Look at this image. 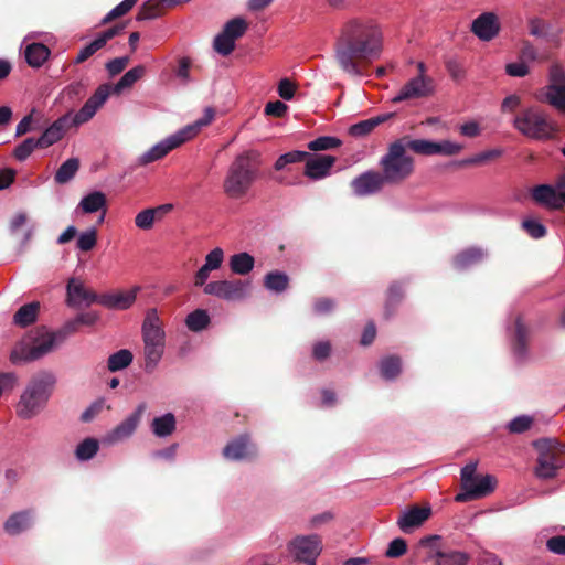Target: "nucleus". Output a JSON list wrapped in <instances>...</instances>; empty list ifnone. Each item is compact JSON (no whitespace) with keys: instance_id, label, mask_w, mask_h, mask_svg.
Returning a JSON list of instances; mask_svg holds the SVG:
<instances>
[{"instance_id":"nucleus-1","label":"nucleus","mask_w":565,"mask_h":565,"mask_svg":"<svg viewBox=\"0 0 565 565\" xmlns=\"http://www.w3.org/2000/svg\"><path fill=\"white\" fill-rule=\"evenodd\" d=\"M383 51V32L379 23L366 17H353L343 22L334 43V57L347 74L363 75L356 60L377 58Z\"/></svg>"},{"instance_id":"nucleus-2","label":"nucleus","mask_w":565,"mask_h":565,"mask_svg":"<svg viewBox=\"0 0 565 565\" xmlns=\"http://www.w3.org/2000/svg\"><path fill=\"white\" fill-rule=\"evenodd\" d=\"M56 382V376L52 371L43 370L34 374L26 383L15 405L17 416L30 420L40 415L46 408Z\"/></svg>"},{"instance_id":"nucleus-3","label":"nucleus","mask_w":565,"mask_h":565,"mask_svg":"<svg viewBox=\"0 0 565 565\" xmlns=\"http://www.w3.org/2000/svg\"><path fill=\"white\" fill-rule=\"evenodd\" d=\"M63 343V334L54 333L45 327L28 332L11 349L9 360L13 365L38 361L53 352Z\"/></svg>"},{"instance_id":"nucleus-4","label":"nucleus","mask_w":565,"mask_h":565,"mask_svg":"<svg viewBox=\"0 0 565 565\" xmlns=\"http://www.w3.org/2000/svg\"><path fill=\"white\" fill-rule=\"evenodd\" d=\"M259 153L245 151L235 157L230 164L224 182V193L234 200L247 195L258 175Z\"/></svg>"},{"instance_id":"nucleus-5","label":"nucleus","mask_w":565,"mask_h":565,"mask_svg":"<svg viewBox=\"0 0 565 565\" xmlns=\"http://www.w3.org/2000/svg\"><path fill=\"white\" fill-rule=\"evenodd\" d=\"M214 115L215 113L213 108H205L204 114L201 118H199L192 124L184 126L183 128L179 129L178 131L168 136L167 138L160 140L159 142L153 145L149 150L139 156L137 159V164L147 166L151 162L162 159L173 149L180 147L184 142L194 138L203 127L212 122V120L214 119Z\"/></svg>"},{"instance_id":"nucleus-6","label":"nucleus","mask_w":565,"mask_h":565,"mask_svg":"<svg viewBox=\"0 0 565 565\" xmlns=\"http://www.w3.org/2000/svg\"><path fill=\"white\" fill-rule=\"evenodd\" d=\"M145 369L147 372L153 371L159 364L164 353L166 331L162 321L156 308L146 311L141 326Z\"/></svg>"},{"instance_id":"nucleus-7","label":"nucleus","mask_w":565,"mask_h":565,"mask_svg":"<svg viewBox=\"0 0 565 565\" xmlns=\"http://www.w3.org/2000/svg\"><path fill=\"white\" fill-rule=\"evenodd\" d=\"M533 447L537 452L534 476L540 480L555 478L558 470L565 465L561 457L562 454H565V445L555 438H540L533 441Z\"/></svg>"},{"instance_id":"nucleus-8","label":"nucleus","mask_w":565,"mask_h":565,"mask_svg":"<svg viewBox=\"0 0 565 565\" xmlns=\"http://www.w3.org/2000/svg\"><path fill=\"white\" fill-rule=\"evenodd\" d=\"M380 166L386 183L397 184L407 179L414 170V161L406 154L404 139L392 142L381 158Z\"/></svg>"},{"instance_id":"nucleus-9","label":"nucleus","mask_w":565,"mask_h":565,"mask_svg":"<svg viewBox=\"0 0 565 565\" xmlns=\"http://www.w3.org/2000/svg\"><path fill=\"white\" fill-rule=\"evenodd\" d=\"M514 128L523 136L535 140H548L557 132L556 124L542 110L531 107L523 110L513 120Z\"/></svg>"},{"instance_id":"nucleus-10","label":"nucleus","mask_w":565,"mask_h":565,"mask_svg":"<svg viewBox=\"0 0 565 565\" xmlns=\"http://www.w3.org/2000/svg\"><path fill=\"white\" fill-rule=\"evenodd\" d=\"M537 98L565 113V67L562 64L553 63L548 67L547 84L540 90Z\"/></svg>"},{"instance_id":"nucleus-11","label":"nucleus","mask_w":565,"mask_h":565,"mask_svg":"<svg viewBox=\"0 0 565 565\" xmlns=\"http://www.w3.org/2000/svg\"><path fill=\"white\" fill-rule=\"evenodd\" d=\"M250 287L249 280L223 279L205 285L204 294L227 302H235L245 300L249 296Z\"/></svg>"},{"instance_id":"nucleus-12","label":"nucleus","mask_w":565,"mask_h":565,"mask_svg":"<svg viewBox=\"0 0 565 565\" xmlns=\"http://www.w3.org/2000/svg\"><path fill=\"white\" fill-rule=\"evenodd\" d=\"M288 551L295 561L305 565H316V559L322 551V542L317 534L297 536L289 542Z\"/></svg>"},{"instance_id":"nucleus-13","label":"nucleus","mask_w":565,"mask_h":565,"mask_svg":"<svg viewBox=\"0 0 565 565\" xmlns=\"http://www.w3.org/2000/svg\"><path fill=\"white\" fill-rule=\"evenodd\" d=\"M146 408V404L140 403L131 414L103 436L102 443L114 446L130 438L137 430Z\"/></svg>"},{"instance_id":"nucleus-14","label":"nucleus","mask_w":565,"mask_h":565,"mask_svg":"<svg viewBox=\"0 0 565 565\" xmlns=\"http://www.w3.org/2000/svg\"><path fill=\"white\" fill-rule=\"evenodd\" d=\"M110 94V86L103 84L98 86L95 93L85 102L76 114L71 113V124L79 126L89 121L97 110L106 103Z\"/></svg>"},{"instance_id":"nucleus-15","label":"nucleus","mask_w":565,"mask_h":565,"mask_svg":"<svg viewBox=\"0 0 565 565\" xmlns=\"http://www.w3.org/2000/svg\"><path fill=\"white\" fill-rule=\"evenodd\" d=\"M434 92V84L430 77L415 76L407 81L398 93L392 97L393 103H401L409 99L425 98Z\"/></svg>"},{"instance_id":"nucleus-16","label":"nucleus","mask_w":565,"mask_h":565,"mask_svg":"<svg viewBox=\"0 0 565 565\" xmlns=\"http://www.w3.org/2000/svg\"><path fill=\"white\" fill-rule=\"evenodd\" d=\"M532 199L548 210H562L565 206V191H558L550 184H540L531 190Z\"/></svg>"},{"instance_id":"nucleus-17","label":"nucleus","mask_w":565,"mask_h":565,"mask_svg":"<svg viewBox=\"0 0 565 565\" xmlns=\"http://www.w3.org/2000/svg\"><path fill=\"white\" fill-rule=\"evenodd\" d=\"M35 522V511L24 509L11 513L3 522V531L9 536H19L30 531Z\"/></svg>"},{"instance_id":"nucleus-18","label":"nucleus","mask_w":565,"mask_h":565,"mask_svg":"<svg viewBox=\"0 0 565 565\" xmlns=\"http://www.w3.org/2000/svg\"><path fill=\"white\" fill-rule=\"evenodd\" d=\"M100 296L84 287L76 278H71L66 286V303L72 308H79L82 306L89 307L98 302Z\"/></svg>"},{"instance_id":"nucleus-19","label":"nucleus","mask_w":565,"mask_h":565,"mask_svg":"<svg viewBox=\"0 0 565 565\" xmlns=\"http://www.w3.org/2000/svg\"><path fill=\"white\" fill-rule=\"evenodd\" d=\"M385 183L382 173L366 171L354 178L351 186L356 196H367L380 192Z\"/></svg>"},{"instance_id":"nucleus-20","label":"nucleus","mask_w":565,"mask_h":565,"mask_svg":"<svg viewBox=\"0 0 565 565\" xmlns=\"http://www.w3.org/2000/svg\"><path fill=\"white\" fill-rule=\"evenodd\" d=\"M223 457L230 461H243L255 456L256 450L247 435L230 440L223 448Z\"/></svg>"},{"instance_id":"nucleus-21","label":"nucleus","mask_w":565,"mask_h":565,"mask_svg":"<svg viewBox=\"0 0 565 565\" xmlns=\"http://www.w3.org/2000/svg\"><path fill=\"white\" fill-rule=\"evenodd\" d=\"M472 33L481 41H491L500 32L498 17L493 12H483L471 24Z\"/></svg>"},{"instance_id":"nucleus-22","label":"nucleus","mask_w":565,"mask_h":565,"mask_svg":"<svg viewBox=\"0 0 565 565\" xmlns=\"http://www.w3.org/2000/svg\"><path fill=\"white\" fill-rule=\"evenodd\" d=\"M497 486L495 477L491 475L478 476L475 481L467 486L462 493H458L455 498L457 502H463L469 499L483 498L494 491Z\"/></svg>"},{"instance_id":"nucleus-23","label":"nucleus","mask_w":565,"mask_h":565,"mask_svg":"<svg viewBox=\"0 0 565 565\" xmlns=\"http://www.w3.org/2000/svg\"><path fill=\"white\" fill-rule=\"evenodd\" d=\"M430 513V507H412L411 509L402 511L397 519V525L402 532L412 533L429 518Z\"/></svg>"},{"instance_id":"nucleus-24","label":"nucleus","mask_w":565,"mask_h":565,"mask_svg":"<svg viewBox=\"0 0 565 565\" xmlns=\"http://www.w3.org/2000/svg\"><path fill=\"white\" fill-rule=\"evenodd\" d=\"M529 330L522 322L521 317L515 319L511 330L512 352L518 362H524L527 359Z\"/></svg>"},{"instance_id":"nucleus-25","label":"nucleus","mask_w":565,"mask_h":565,"mask_svg":"<svg viewBox=\"0 0 565 565\" xmlns=\"http://www.w3.org/2000/svg\"><path fill=\"white\" fill-rule=\"evenodd\" d=\"M140 287L135 286L128 291L104 294L99 297L98 303L109 309L126 310L134 305Z\"/></svg>"},{"instance_id":"nucleus-26","label":"nucleus","mask_w":565,"mask_h":565,"mask_svg":"<svg viewBox=\"0 0 565 565\" xmlns=\"http://www.w3.org/2000/svg\"><path fill=\"white\" fill-rule=\"evenodd\" d=\"M124 25H114L104 32L99 33L89 44L85 45L78 53L75 58V63H83L92 55H94L98 50L104 47L106 43L120 34L124 31Z\"/></svg>"},{"instance_id":"nucleus-27","label":"nucleus","mask_w":565,"mask_h":565,"mask_svg":"<svg viewBox=\"0 0 565 565\" xmlns=\"http://www.w3.org/2000/svg\"><path fill=\"white\" fill-rule=\"evenodd\" d=\"M71 126H73L71 124V113H67L57 118L50 127L44 130V132L39 138H36L40 142V148H47L60 141L67 128Z\"/></svg>"},{"instance_id":"nucleus-28","label":"nucleus","mask_w":565,"mask_h":565,"mask_svg":"<svg viewBox=\"0 0 565 565\" xmlns=\"http://www.w3.org/2000/svg\"><path fill=\"white\" fill-rule=\"evenodd\" d=\"M335 162L333 156L310 157L306 161L305 175L312 180H321L330 174V170Z\"/></svg>"},{"instance_id":"nucleus-29","label":"nucleus","mask_w":565,"mask_h":565,"mask_svg":"<svg viewBox=\"0 0 565 565\" xmlns=\"http://www.w3.org/2000/svg\"><path fill=\"white\" fill-rule=\"evenodd\" d=\"M489 253L481 247H469L458 253L454 258V267L458 270H465L487 259Z\"/></svg>"},{"instance_id":"nucleus-30","label":"nucleus","mask_w":565,"mask_h":565,"mask_svg":"<svg viewBox=\"0 0 565 565\" xmlns=\"http://www.w3.org/2000/svg\"><path fill=\"white\" fill-rule=\"evenodd\" d=\"M107 206L106 195L102 191H93L82 198L75 212L93 214Z\"/></svg>"},{"instance_id":"nucleus-31","label":"nucleus","mask_w":565,"mask_h":565,"mask_svg":"<svg viewBox=\"0 0 565 565\" xmlns=\"http://www.w3.org/2000/svg\"><path fill=\"white\" fill-rule=\"evenodd\" d=\"M50 49L42 43H29L24 47V57L26 63L33 67H41L50 57Z\"/></svg>"},{"instance_id":"nucleus-32","label":"nucleus","mask_w":565,"mask_h":565,"mask_svg":"<svg viewBox=\"0 0 565 565\" xmlns=\"http://www.w3.org/2000/svg\"><path fill=\"white\" fill-rule=\"evenodd\" d=\"M177 427L175 416L172 413H166L154 417L151 423V430L154 436L166 438L173 434Z\"/></svg>"},{"instance_id":"nucleus-33","label":"nucleus","mask_w":565,"mask_h":565,"mask_svg":"<svg viewBox=\"0 0 565 565\" xmlns=\"http://www.w3.org/2000/svg\"><path fill=\"white\" fill-rule=\"evenodd\" d=\"M393 114H384L373 118H369L352 125L349 128V134L352 137L361 138L371 134L375 127L391 118Z\"/></svg>"},{"instance_id":"nucleus-34","label":"nucleus","mask_w":565,"mask_h":565,"mask_svg":"<svg viewBox=\"0 0 565 565\" xmlns=\"http://www.w3.org/2000/svg\"><path fill=\"white\" fill-rule=\"evenodd\" d=\"M230 269L236 275H247L255 266V258L247 252H241L230 257Z\"/></svg>"},{"instance_id":"nucleus-35","label":"nucleus","mask_w":565,"mask_h":565,"mask_svg":"<svg viewBox=\"0 0 565 565\" xmlns=\"http://www.w3.org/2000/svg\"><path fill=\"white\" fill-rule=\"evenodd\" d=\"M146 74V67L143 65H137L127 71L121 78L110 87L114 94H120L122 90L130 88Z\"/></svg>"},{"instance_id":"nucleus-36","label":"nucleus","mask_w":565,"mask_h":565,"mask_svg":"<svg viewBox=\"0 0 565 565\" xmlns=\"http://www.w3.org/2000/svg\"><path fill=\"white\" fill-rule=\"evenodd\" d=\"M289 285V277L284 271H269L264 277V286L274 294H282Z\"/></svg>"},{"instance_id":"nucleus-37","label":"nucleus","mask_w":565,"mask_h":565,"mask_svg":"<svg viewBox=\"0 0 565 565\" xmlns=\"http://www.w3.org/2000/svg\"><path fill=\"white\" fill-rule=\"evenodd\" d=\"M429 558H436L434 565H468L469 555L460 551L441 552L437 551Z\"/></svg>"},{"instance_id":"nucleus-38","label":"nucleus","mask_w":565,"mask_h":565,"mask_svg":"<svg viewBox=\"0 0 565 565\" xmlns=\"http://www.w3.org/2000/svg\"><path fill=\"white\" fill-rule=\"evenodd\" d=\"M40 305L39 302H30L23 305L13 316V322L20 327H28L32 324L38 317Z\"/></svg>"},{"instance_id":"nucleus-39","label":"nucleus","mask_w":565,"mask_h":565,"mask_svg":"<svg viewBox=\"0 0 565 565\" xmlns=\"http://www.w3.org/2000/svg\"><path fill=\"white\" fill-rule=\"evenodd\" d=\"M170 7L168 0H147L140 8L137 19L140 21L156 19L166 8Z\"/></svg>"},{"instance_id":"nucleus-40","label":"nucleus","mask_w":565,"mask_h":565,"mask_svg":"<svg viewBox=\"0 0 565 565\" xmlns=\"http://www.w3.org/2000/svg\"><path fill=\"white\" fill-rule=\"evenodd\" d=\"M402 371V361L398 356L388 355L380 361L381 376L386 381L395 380Z\"/></svg>"},{"instance_id":"nucleus-41","label":"nucleus","mask_w":565,"mask_h":565,"mask_svg":"<svg viewBox=\"0 0 565 565\" xmlns=\"http://www.w3.org/2000/svg\"><path fill=\"white\" fill-rule=\"evenodd\" d=\"M211 318L206 310L195 309L185 318V326L192 332H201L209 327Z\"/></svg>"},{"instance_id":"nucleus-42","label":"nucleus","mask_w":565,"mask_h":565,"mask_svg":"<svg viewBox=\"0 0 565 565\" xmlns=\"http://www.w3.org/2000/svg\"><path fill=\"white\" fill-rule=\"evenodd\" d=\"M134 360L131 351L121 349L108 356L107 367L110 372H118L128 367Z\"/></svg>"},{"instance_id":"nucleus-43","label":"nucleus","mask_w":565,"mask_h":565,"mask_svg":"<svg viewBox=\"0 0 565 565\" xmlns=\"http://www.w3.org/2000/svg\"><path fill=\"white\" fill-rule=\"evenodd\" d=\"M98 450L99 441L96 438L88 437L76 446L75 457L78 461H88L97 455Z\"/></svg>"},{"instance_id":"nucleus-44","label":"nucleus","mask_w":565,"mask_h":565,"mask_svg":"<svg viewBox=\"0 0 565 565\" xmlns=\"http://www.w3.org/2000/svg\"><path fill=\"white\" fill-rule=\"evenodd\" d=\"M79 168V161L77 158H70L63 162L57 169L54 180L58 184H64L71 181L76 174Z\"/></svg>"},{"instance_id":"nucleus-45","label":"nucleus","mask_w":565,"mask_h":565,"mask_svg":"<svg viewBox=\"0 0 565 565\" xmlns=\"http://www.w3.org/2000/svg\"><path fill=\"white\" fill-rule=\"evenodd\" d=\"M97 244V230L89 227L81 232L77 236L76 247L81 252H89Z\"/></svg>"},{"instance_id":"nucleus-46","label":"nucleus","mask_w":565,"mask_h":565,"mask_svg":"<svg viewBox=\"0 0 565 565\" xmlns=\"http://www.w3.org/2000/svg\"><path fill=\"white\" fill-rule=\"evenodd\" d=\"M36 148H40V142L36 138L30 137L14 148L13 156L18 161L23 162Z\"/></svg>"},{"instance_id":"nucleus-47","label":"nucleus","mask_w":565,"mask_h":565,"mask_svg":"<svg viewBox=\"0 0 565 565\" xmlns=\"http://www.w3.org/2000/svg\"><path fill=\"white\" fill-rule=\"evenodd\" d=\"M309 157V153L301 150H292L281 154L275 162L274 168L278 171L284 170L288 164L301 162Z\"/></svg>"},{"instance_id":"nucleus-48","label":"nucleus","mask_w":565,"mask_h":565,"mask_svg":"<svg viewBox=\"0 0 565 565\" xmlns=\"http://www.w3.org/2000/svg\"><path fill=\"white\" fill-rule=\"evenodd\" d=\"M405 149L408 148L415 153L423 156H433L435 149V141L427 139H413L406 140L404 139Z\"/></svg>"},{"instance_id":"nucleus-49","label":"nucleus","mask_w":565,"mask_h":565,"mask_svg":"<svg viewBox=\"0 0 565 565\" xmlns=\"http://www.w3.org/2000/svg\"><path fill=\"white\" fill-rule=\"evenodd\" d=\"M247 30V23L243 18H234L226 22L222 32L232 38L233 40H237L241 38L245 31Z\"/></svg>"},{"instance_id":"nucleus-50","label":"nucleus","mask_w":565,"mask_h":565,"mask_svg":"<svg viewBox=\"0 0 565 565\" xmlns=\"http://www.w3.org/2000/svg\"><path fill=\"white\" fill-rule=\"evenodd\" d=\"M341 145V140L337 137L321 136L311 140L308 143V148L312 151H322L338 148Z\"/></svg>"},{"instance_id":"nucleus-51","label":"nucleus","mask_w":565,"mask_h":565,"mask_svg":"<svg viewBox=\"0 0 565 565\" xmlns=\"http://www.w3.org/2000/svg\"><path fill=\"white\" fill-rule=\"evenodd\" d=\"M137 1L138 0H122L102 19V23L106 24L114 19L125 15L135 7Z\"/></svg>"},{"instance_id":"nucleus-52","label":"nucleus","mask_w":565,"mask_h":565,"mask_svg":"<svg viewBox=\"0 0 565 565\" xmlns=\"http://www.w3.org/2000/svg\"><path fill=\"white\" fill-rule=\"evenodd\" d=\"M522 228L534 239H540L547 233L546 226L535 218L523 220Z\"/></svg>"},{"instance_id":"nucleus-53","label":"nucleus","mask_w":565,"mask_h":565,"mask_svg":"<svg viewBox=\"0 0 565 565\" xmlns=\"http://www.w3.org/2000/svg\"><path fill=\"white\" fill-rule=\"evenodd\" d=\"M213 46L217 53L223 56H227L235 47V40L221 32L215 36Z\"/></svg>"},{"instance_id":"nucleus-54","label":"nucleus","mask_w":565,"mask_h":565,"mask_svg":"<svg viewBox=\"0 0 565 565\" xmlns=\"http://www.w3.org/2000/svg\"><path fill=\"white\" fill-rule=\"evenodd\" d=\"M213 46L217 53L223 56H227L235 47V40L221 32L215 36Z\"/></svg>"},{"instance_id":"nucleus-55","label":"nucleus","mask_w":565,"mask_h":565,"mask_svg":"<svg viewBox=\"0 0 565 565\" xmlns=\"http://www.w3.org/2000/svg\"><path fill=\"white\" fill-rule=\"evenodd\" d=\"M462 149L463 146L461 143L443 140L435 142L434 154L454 156L459 153Z\"/></svg>"},{"instance_id":"nucleus-56","label":"nucleus","mask_w":565,"mask_h":565,"mask_svg":"<svg viewBox=\"0 0 565 565\" xmlns=\"http://www.w3.org/2000/svg\"><path fill=\"white\" fill-rule=\"evenodd\" d=\"M157 217L154 215V211L151 209H146L139 212L135 217V224L138 228L148 231L152 228Z\"/></svg>"},{"instance_id":"nucleus-57","label":"nucleus","mask_w":565,"mask_h":565,"mask_svg":"<svg viewBox=\"0 0 565 565\" xmlns=\"http://www.w3.org/2000/svg\"><path fill=\"white\" fill-rule=\"evenodd\" d=\"M532 423H533L532 417H530L527 415H520V416H516L515 418H513L512 420H510L509 424L507 425V427L510 433L522 434V433L526 431L527 429H530Z\"/></svg>"},{"instance_id":"nucleus-58","label":"nucleus","mask_w":565,"mask_h":565,"mask_svg":"<svg viewBox=\"0 0 565 565\" xmlns=\"http://www.w3.org/2000/svg\"><path fill=\"white\" fill-rule=\"evenodd\" d=\"M502 153H503V151L501 149H490V150L482 151L480 153H477V154L463 160L462 163L479 164V163H483L489 160L499 158Z\"/></svg>"},{"instance_id":"nucleus-59","label":"nucleus","mask_w":565,"mask_h":565,"mask_svg":"<svg viewBox=\"0 0 565 565\" xmlns=\"http://www.w3.org/2000/svg\"><path fill=\"white\" fill-rule=\"evenodd\" d=\"M223 260L224 250L221 247H215L210 253L206 254L204 258V265L211 268L212 270H217L221 268Z\"/></svg>"},{"instance_id":"nucleus-60","label":"nucleus","mask_w":565,"mask_h":565,"mask_svg":"<svg viewBox=\"0 0 565 565\" xmlns=\"http://www.w3.org/2000/svg\"><path fill=\"white\" fill-rule=\"evenodd\" d=\"M545 25L539 19H532L530 21V34L536 38H546L550 41H554L556 46H558V35L557 34H547L544 32Z\"/></svg>"},{"instance_id":"nucleus-61","label":"nucleus","mask_w":565,"mask_h":565,"mask_svg":"<svg viewBox=\"0 0 565 565\" xmlns=\"http://www.w3.org/2000/svg\"><path fill=\"white\" fill-rule=\"evenodd\" d=\"M407 551L406 541L402 537H396L390 542L388 547L385 552V556L396 558L404 555Z\"/></svg>"},{"instance_id":"nucleus-62","label":"nucleus","mask_w":565,"mask_h":565,"mask_svg":"<svg viewBox=\"0 0 565 565\" xmlns=\"http://www.w3.org/2000/svg\"><path fill=\"white\" fill-rule=\"evenodd\" d=\"M18 384V375L14 372L0 373V394L13 390Z\"/></svg>"},{"instance_id":"nucleus-63","label":"nucleus","mask_w":565,"mask_h":565,"mask_svg":"<svg viewBox=\"0 0 565 565\" xmlns=\"http://www.w3.org/2000/svg\"><path fill=\"white\" fill-rule=\"evenodd\" d=\"M335 302L330 298L317 299L313 303V311L318 316H324L333 311Z\"/></svg>"},{"instance_id":"nucleus-64","label":"nucleus","mask_w":565,"mask_h":565,"mask_svg":"<svg viewBox=\"0 0 565 565\" xmlns=\"http://www.w3.org/2000/svg\"><path fill=\"white\" fill-rule=\"evenodd\" d=\"M546 547L550 552L558 555H565V536L556 535L546 541Z\"/></svg>"}]
</instances>
